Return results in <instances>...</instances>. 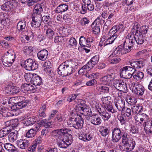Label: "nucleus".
Wrapping results in <instances>:
<instances>
[{"mask_svg": "<svg viewBox=\"0 0 152 152\" xmlns=\"http://www.w3.org/2000/svg\"><path fill=\"white\" fill-rule=\"evenodd\" d=\"M122 137V142L124 146V151L130 152L134 148L135 142L134 139L128 141L127 134L125 132H122L120 128L115 127L112 131V139L113 142H117Z\"/></svg>", "mask_w": 152, "mask_h": 152, "instance_id": "1", "label": "nucleus"}, {"mask_svg": "<svg viewBox=\"0 0 152 152\" xmlns=\"http://www.w3.org/2000/svg\"><path fill=\"white\" fill-rule=\"evenodd\" d=\"M121 46H118L114 50L112 54L108 57V61L111 64H117L119 62L121 59L120 57L126 53L127 50H122Z\"/></svg>", "mask_w": 152, "mask_h": 152, "instance_id": "2", "label": "nucleus"}, {"mask_svg": "<svg viewBox=\"0 0 152 152\" xmlns=\"http://www.w3.org/2000/svg\"><path fill=\"white\" fill-rule=\"evenodd\" d=\"M74 115H75L74 117L69 118L67 122V124L72 125V126L76 129H80L83 127V119L80 115H78L75 113Z\"/></svg>", "mask_w": 152, "mask_h": 152, "instance_id": "3", "label": "nucleus"}, {"mask_svg": "<svg viewBox=\"0 0 152 152\" xmlns=\"http://www.w3.org/2000/svg\"><path fill=\"white\" fill-rule=\"evenodd\" d=\"M135 36L132 33H130L127 35L125 40L124 44L123 45H120L118 46H121L122 48V50H127L126 53L130 51V49L134 45L136 42Z\"/></svg>", "mask_w": 152, "mask_h": 152, "instance_id": "4", "label": "nucleus"}, {"mask_svg": "<svg viewBox=\"0 0 152 152\" xmlns=\"http://www.w3.org/2000/svg\"><path fill=\"white\" fill-rule=\"evenodd\" d=\"M73 72L72 66L66 62L61 64L58 69V74L63 77L69 75L72 73Z\"/></svg>", "mask_w": 152, "mask_h": 152, "instance_id": "5", "label": "nucleus"}, {"mask_svg": "<svg viewBox=\"0 0 152 152\" xmlns=\"http://www.w3.org/2000/svg\"><path fill=\"white\" fill-rule=\"evenodd\" d=\"M57 143L58 146L63 148H66L72 142V135H69L67 138L61 137H57Z\"/></svg>", "mask_w": 152, "mask_h": 152, "instance_id": "6", "label": "nucleus"}, {"mask_svg": "<svg viewBox=\"0 0 152 152\" xmlns=\"http://www.w3.org/2000/svg\"><path fill=\"white\" fill-rule=\"evenodd\" d=\"M140 123L142 124L144 121L143 126L144 128H148L149 132L152 133V120H149V116L145 114H140Z\"/></svg>", "mask_w": 152, "mask_h": 152, "instance_id": "7", "label": "nucleus"}, {"mask_svg": "<svg viewBox=\"0 0 152 152\" xmlns=\"http://www.w3.org/2000/svg\"><path fill=\"white\" fill-rule=\"evenodd\" d=\"M77 96L76 94L71 95L69 96L68 97L67 100L69 102L75 100L74 101L77 104L76 105L77 108L76 111L78 110H82L83 112L85 110L84 108L85 102L84 100L81 99H76Z\"/></svg>", "mask_w": 152, "mask_h": 152, "instance_id": "8", "label": "nucleus"}, {"mask_svg": "<svg viewBox=\"0 0 152 152\" xmlns=\"http://www.w3.org/2000/svg\"><path fill=\"white\" fill-rule=\"evenodd\" d=\"M117 36L115 35L113 36L109 33L104 35L101 39L99 42V45L104 47L108 44H112L117 38Z\"/></svg>", "mask_w": 152, "mask_h": 152, "instance_id": "9", "label": "nucleus"}, {"mask_svg": "<svg viewBox=\"0 0 152 152\" xmlns=\"http://www.w3.org/2000/svg\"><path fill=\"white\" fill-rule=\"evenodd\" d=\"M113 86L116 89L124 93H126L128 90L126 83L125 80L116 79L114 81Z\"/></svg>", "mask_w": 152, "mask_h": 152, "instance_id": "10", "label": "nucleus"}, {"mask_svg": "<svg viewBox=\"0 0 152 152\" xmlns=\"http://www.w3.org/2000/svg\"><path fill=\"white\" fill-rule=\"evenodd\" d=\"M134 71L132 67L125 66L120 69V75L124 78L130 79L132 77Z\"/></svg>", "mask_w": 152, "mask_h": 152, "instance_id": "11", "label": "nucleus"}, {"mask_svg": "<svg viewBox=\"0 0 152 152\" xmlns=\"http://www.w3.org/2000/svg\"><path fill=\"white\" fill-rule=\"evenodd\" d=\"M24 67L25 69L28 70H34L38 67V64L33 59H28L25 61Z\"/></svg>", "mask_w": 152, "mask_h": 152, "instance_id": "12", "label": "nucleus"}, {"mask_svg": "<svg viewBox=\"0 0 152 152\" xmlns=\"http://www.w3.org/2000/svg\"><path fill=\"white\" fill-rule=\"evenodd\" d=\"M41 23V18L40 15L38 16H33L32 21L31 23V30L35 31L36 30H39V28Z\"/></svg>", "mask_w": 152, "mask_h": 152, "instance_id": "13", "label": "nucleus"}, {"mask_svg": "<svg viewBox=\"0 0 152 152\" xmlns=\"http://www.w3.org/2000/svg\"><path fill=\"white\" fill-rule=\"evenodd\" d=\"M54 132L56 134V136L57 137H61L64 138H67L71 133L70 129L66 128H63L61 129H57L54 131Z\"/></svg>", "mask_w": 152, "mask_h": 152, "instance_id": "14", "label": "nucleus"}, {"mask_svg": "<svg viewBox=\"0 0 152 152\" xmlns=\"http://www.w3.org/2000/svg\"><path fill=\"white\" fill-rule=\"evenodd\" d=\"M115 77V74L111 73L101 78L100 81L102 84L105 85H109L114 80Z\"/></svg>", "mask_w": 152, "mask_h": 152, "instance_id": "15", "label": "nucleus"}, {"mask_svg": "<svg viewBox=\"0 0 152 152\" xmlns=\"http://www.w3.org/2000/svg\"><path fill=\"white\" fill-rule=\"evenodd\" d=\"M45 7V6L43 3L36 4L34 7L32 16H38V15H40L41 18L42 16L41 13L43 12V9Z\"/></svg>", "mask_w": 152, "mask_h": 152, "instance_id": "16", "label": "nucleus"}, {"mask_svg": "<svg viewBox=\"0 0 152 152\" xmlns=\"http://www.w3.org/2000/svg\"><path fill=\"white\" fill-rule=\"evenodd\" d=\"M86 118L87 119L89 120L92 124L95 125H99L102 122V121L101 118L96 115H89L88 117L86 116Z\"/></svg>", "mask_w": 152, "mask_h": 152, "instance_id": "17", "label": "nucleus"}, {"mask_svg": "<svg viewBox=\"0 0 152 152\" xmlns=\"http://www.w3.org/2000/svg\"><path fill=\"white\" fill-rule=\"evenodd\" d=\"M16 144L19 148L25 149L29 145L30 142L27 140L21 139L17 141Z\"/></svg>", "mask_w": 152, "mask_h": 152, "instance_id": "18", "label": "nucleus"}, {"mask_svg": "<svg viewBox=\"0 0 152 152\" xmlns=\"http://www.w3.org/2000/svg\"><path fill=\"white\" fill-rule=\"evenodd\" d=\"M115 106L119 111H123L125 109V101L121 99H115L114 101Z\"/></svg>", "mask_w": 152, "mask_h": 152, "instance_id": "19", "label": "nucleus"}, {"mask_svg": "<svg viewBox=\"0 0 152 152\" xmlns=\"http://www.w3.org/2000/svg\"><path fill=\"white\" fill-rule=\"evenodd\" d=\"M133 92L137 95L140 96L143 95L145 91L144 87L140 84L136 85L135 88H133Z\"/></svg>", "mask_w": 152, "mask_h": 152, "instance_id": "20", "label": "nucleus"}, {"mask_svg": "<svg viewBox=\"0 0 152 152\" xmlns=\"http://www.w3.org/2000/svg\"><path fill=\"white\" fill-rule=\"evenodd\" d=\"M96 89L100 94H105L108 93L109 91V88L107 85H97L96 87Z\"/></svg>", "mask_w": 152, "mask_h": 152, "instance_id": "21", "label": "nucleus"}, {"mask_svg": "<svg viewBox=\"0 0 152 152\" xmlns=\"http://www.w3.org/2000/svg\"><path fill=\"white\" fill-rule=\"evenodd\" d=\"M18 124V120L17 118H15L7 121L5 123V126L9 129H11H11H13V128L16 127Z\"/></svg>", "mask_w": 152, "mask_h": 152, "instance_id": "22", "label": "nucleus"}, {"mask_svg": "<svg viewBox=\"0 0 152 152\" xmlns=\"http://www.w3.org/2000/svg\"><path fill=\"white\" fill-rule=\"evenodd\" d=\"M14 6L13 3L11 1H7L3 4L1 7V9L6 12L10 11L12 10Z\"/></svg>", "mask_w": 152, "mask_h": 152, "instance_id": "23", "label": "nucleus"}, {"mask_svg": "<svg viewBox=\"0 0 152 152\" xmlns=\"http://www.w3.org/2000/svg\"><path fill=\"white\" fill-rule=\"evenodd\" d=\"M48 53V52L47 50L43 49L38 53L37 56L39 60L44 61L47 58Z\"/></svg>", "mask_w": 152, "mask_h": 152, "instance_id": "24", "label": "nucleus"}, {"mask_svg": "<svg viewBox=\"0 0 152 152\" xmlns=\"http://www.w3.org/2000/svg\"><path fill=\"white\" fill-rule=\"evenodd\" d=\"M129 65L134 69H138L142 67L143 66L142 62L139 61H132L129 62Z\"/></svg>", "mask_w": 152, "mask_h": 152, "instance_id": "25", "label": "nucleus"}, {"mask_svg": "<svg viewBox=\"0 0 152 152\" xmlns=\"http://www.w3.org/2000/svg\"><path fill=\"white\" fill-rule=\"evenodd\" d=\"M132 76L133 79L137 81H140L144 77V74L142 72L137 71L134 70Z\"/></svg>", "mask_w": 152, "mask_h": 152, "instance_id": "26", "label": "nucleus"}, {"mask_svg": "<svg viewBox=\"0 0 152 152\" xmlns=\"http://www.w3.org/2000/svg\"><path fill=\"white\" fill-rule=\"evenodd\" d=\"M8 109L4 107L0 106V114L4 117H7L13 115L10 112L8 111ZM1 116V115H0Z\"/></svg>", "mask_w": 152, "mask_h": 152, "instance_id": "27", "label": "nucleus"}, {"mask_svg": "<svg viewBox=\"0 0 152 152\" xmlns=\"http://www.w3.org/2000/svg\"><path fill=\"white\" fill-rule=\"evenodd\" d=\"M21 88L27 91H30L32 93L35 91V89L34 86L31 84L25 83L21 86Z\"/></svg>", "mask_w": 152, "mask_h": 152, "instance_id": "28", "label": "nucleus"}, {"mask_svg": "<svg viewBox=\"0 0 152 152\" xmlns=\"http://www.w3.org/2000/svg\"><path fill=\"white\" fill-rule=\"evenodd\" d=\"M42 83V78L37 75L35 74L31 83L35 86H37L40 85Z\"/></svg>", "mask_w": 152, "mask_h": 152, "instance_id": "29", "label": "nucleus"}, {"mask_svg": "<svg viewBox=\"0 0 152 152\" xmlns=\"http://www.w3.org/2000/svg\"><path fill=\"white\" fill-rule=\"evenodd\" d=\"M90 104L92 108H96L97 112H99V110L101 109L100 104L99 101L96 99H92L90 102Z\"/></svg>", "mask_w": 152, "mask_h": 152, "instance_id": "30", "label": "nucleus"}, {"mask_svg": "<svg viewBox=\"0 0 152 152\" xmlns=\"http://www.w3.org/2000/svg\"><path fill=\"white\" fill-rule=\"evenodd\" d=\"M83 2V4L80 10V13L82 14H84L86 13V6H88L91 3L90 0H82Z\"/></svg>", "mask_w": 152, "mask_h": 152, "instance_id": "31", "label": "nucleus"}, {"mask_svg": "<svg viewBox=\"0 0 152 152\" xmlns=\"http://www.w3.org/2000/svg\"><path fill=\"white\" fill-rule=\"evenodd\" d=\"M18 132L16 130L11 132L8 137V139L10 142H13L15 141L18 137Z\"/></svg>", "mask_w": 152, "mask_h": 152, "instance_id": "32", "label": "nucleus"}, {"mask_svg": "<svg viewBox=\"0 0 152 152\" xmlns=\"http://www.w3.org/2000/svg\"><path fill=\"white\" fill-rule=\"evenodd\" d=\"M98 113L104 121H108L111 117V114L108 113L106 111H102L101 109L99 110Z\"/></svg>", "mask_w": 152, "mask_h": 152, "instance_id": "33", "label": "nucleus"}, {"mask_svg": "<svg viewBox=\"0 0 152 152\" xmlns=\"http://www.w3.org/2000/svg\"><path fill=\"white\" fill-rule=\"evenodd\" d=\"M68 6L65 4H61L58 6L55 10L56 13H60L64 12L68 10Z\"/></svg>", "mask_w": 152, "mask_h": 152, "instance_id": "34", "label": "nucleus"}, {"mask_svg": "<svg viewBox=\"0 0 152 152\" xmlns=\"http://www.w3.org/2000/svg\"><path fill=\"white\" fill-rule=\"evenodd\" d=\"M148 28V26H143L140 27L139 30L136 29L135 33L137 32L140 34L144 36L147 33Z\"/></svg>", "mask_w": 152, "mask_h": 152, "instance_id": "35", "label": "nucleus"}, {"mask_svg": "<svg viewBox=\"0 0 152 152\" xmlns=\"http://www.w3.org/2000/svg\"><path fill=\"white\" fill-rule=\"evenodd\" d=\"M5 148L9 152H16L17 148L13 145L9 143H6L4 145Z\"/></svg>", "mask_w": 152, "mask_h": 152, "instance_id": "36", "label": "nucleus"}, {"mask_svg": "<svg viewBox=\"0 0 152 152\" xmlns=\"http://www.w3.org/2000/svg\"><path fill=\"white\" fill-rule=\"evenodd\" d=\"M28 101L27 100L23 101L20 102H18L16 104L14 105L13 107H14L15 110L19 109L25 107L27 105Z\"/></svg>", "mask_w": 152, "mask_h": 152, "instance_id": "37", "label": "nucleus"}, {"mask_svg": "<svg viewBox=\"0 0 152 152\" xmlns=\"http://www.w3.org/2000/svg\"><path fill=\"white\" fill-rule=\"evenodd\" d=\"M26 28V22L25 20L19 21L17 24V28L19 32L24 31Z\"/></svg>", "mask_w": 152, "mask_h": 152, "instance_id": "38", "label": "nucleus"}, {"mask_svg": "<svg viewBox=\"0 0 152 152\" xmlns=\"http://www.w3.org/2000/svg\"><path fill=\"white\" fill-rule=\"evenodd\" d=\"M1 60L3 65L5 66L9 67L11 66L12 64L11 62V59H8L6 55L4 54L2 56Z\"/></svg>", "mask_w": 152, "mask_h": 152, "instance_id": "39", "label": "nucleus"}, {"mask_svg": "<svg viewBox=\"0 0 152 152\" xmlns=\"http://www.w3.org/2000/svg\"><path fill=\"white\" fill-rule=\"evenodd\" d=\"M136 42L138 44H142L143 43L144 40V37L143 35L138 33H135Z\"/></svg>", "mask_w": 152, "mask_h": 152, "instance_id": "40", "label": "nucleus"}, {"mask_svg": "<svg viewBox=\"0 0 152 152\" xmlns=\"http://www.w3.org/2000/svg\"><path fill=\"white\" fill-rule=\"evenodd\" d=\"M80 139L85 142H87L90 141L92 138V136L89 134H80L79 136Z\"/></svg>", "mask_w": 152, "mask_h": 152, "instance_id": "41", "label": "nucleus"}, {"mask_svg": "<svg viewBox=\"0 0 152 152\" xmlns=\"http://www.w3.org/2000/svg\"><path fill=\"white\" fill-rule=\"evenodd\" d=\"M7 56L8 59H11V62L12 64L15 61V54L11 50H9L5 54Z\"/></svg>", "mask_w": 152, "mask_h": 152, "instance_id": "42", "label": "nucleus"}, {"mask_svg": "<svg viewBox=\"0 0 152 152\" xmlns=\"http://www.w3.org/2000/svg\"><path fill=\"white\" fill-rule=\"evenodd\" d=\"M79 43L80 45L83 47H90V45L87 44L86 42V37L83 36H81L79 39Z\"/></svg>", "mask_w": 152, "mask_h": 152, "instance_id": "43", "label": "nucleus"}, {"mask_svg": "<svg viewBox=\"0 0 152 152\" xmlns=\"http://www.w3.org/2000/svg\"><path fill=\"white\" fill-rule=\"evenodd\" d=\"M122 26V25L119 26L115 25L113 26L110 30L109 32V34L110 35H113V36L116 35L118 36L117 32L120 29V26Z\"/></svg>", "mask_w": 152, "mask_h": 152, "instance_id": "44", "label": "nucleus"}, {"mask_svg": "<svg viewBox=\"0 0 152 152\" xmlns=\"http://www.w3.org/2000/svg\"><path fill=\"white\" fill-rule=\"evenodd\" d=\"M99 132L102 136L105 137L109 133L110 129L109 128L102 126L100 127Z\"/></svg>", "mask_w": 152, "mask_h": 152, "instance_id": "45", "label": "nucleus"}, {"mask_svg": "<svg viewBox=\"0 0 152 152\" xmlns=\"http://www.w3.org/2000/svg\"><path fill=\"white\" fill-rule=\"evenodd\" d=\"M38 129H31L29 130L26 134V136L28 138H31L34 137Z\"/></svg>", "mask_w": 152, "mask_h": 152, "instance_id": "46", "label": "nucleus"}, {"mask_svg": "<svg viewBox=\"0 0 152 152\" xmlns=\"http://www.w3.org/2000/svg\"><path fill=\"white\" fill-rule=\"evenodd\" d=\"M35 74V73H26L24 75L26 80L27 82L31 83Z\"/></svg>", "mask_w": 152, "mask_h": 152, "instance_id": "47", "label": "nucleus"}, {"mask_svg": "<svg viewBox=\"0 0 152 152\" xmlns=\"http://www.w3.org/2000/svg\"><path fill=\"white\" fill-rule=\"evenodd\" d=\"M11 132V129H9L6 126L0 130V137H3Z\"/></svg>", "mask_w": 152, "mask_h": 152, "instance_id": "48", "label": "nucleus"}, {"mask_svg": "<svg viewBox=\"0 0 152 152\" xmlns=\"http://www.w3.org/2000/svg\"><path fill=\"white\" fill-rule=\"evenodd\" d=\"M91 27L93 29V31L95 34H98L100 32V26L97 25L94 22L91 25Z\"/></svg>", "mask_w": 152, "mask_h": 152, "instance_id": "49", "label": "nucleus"}, {"mask_svg": "<svg viewBox=\"0 0 152 152\" xmlns=\"http://www.w3.org/2000/svg\"><path fill=\"white\" fill-rule=\"evenodd\" d=\"M104 20L102 19L101 16H99L95 20L94 23L97 25L100 26L103 25L104 23Z\"/></svg>", "mask_w": 152, "mask_h": 152, "instance_id": "50", "label": "nucleus"}, {"mask_svg": "<svg viewBox=\"0 0 152 152\" xmlns=\"http://www.w3.org/2000/svg\"><path fill=\"white\" fill-rule=\"evenodd\" d=\"M33 47L31 46H26L23 49L24 52L28 55H30L33 51Z\"/></svg>", "mask_w": 152, "mask_h": 152, "instance_id": "51", "label": "nucleus"}, {"mask_svg": "<svg viewBox=\"0 0 152 152\" xmlns=\"http://www.w3.org/2000/svg\"><path fill=\"white\" fill-rule=\"evenodd\" d=\"M54 34V31L50 28H48L46 31V35L49 38L51 39Z\"/></svg>", "mask_w": 152, "mask_h": 152, "instance_id": "52", "label": "nucleus"}, {"mask_svg": "<svg viewBox=\"0 0 152 152\" xmlns=\"http://www.w3.org/2000/svg\"><path fill=\"white\" fill-rule=\"evenodd\" d=\"M69 45L70 46H72L74 48H75L77 47V41L75 38L72 37L70 38L69 41Z\"/></svg>", "mask_w": 152, "mask_h": 152, "instance_id": "53", "label": "nucleus"}, {"mask_svg": "<svg viewBox=\"0 0 152 152\" xmlns=\"http://www.w3.org/2000/svg\"><path fill=\"white\" fill-rule=\"evenodd\" d=\"M95 65L90 60L86 65L84 66L83 68H86V70L88 71L91 70Z\"/></svg>", "mask_w": 152, "mask_h": 152, "instance_id": "54", "label": "nucleus"}, {"mask_svg": "<svg viewBox=\"0 0 152 152\" xmlns=\"http://www.w3.org/2000/svg\"><path fill=\"white\" fill-rule=\"evenodd\" d=\"M126 101L129 104L131 105L135 104L137 102V99L133 97H128Z\"/></svg>", "mask_w": 152, "mask_h": 152, "instance_id": "55", "label": "nucleus"}, {"mask_svg": "<svg viewBox=\"0 0 152 152\" xmlns=\"http://www.w3.org/2000/svg\"><path fill=\"white\" fill-rule=\"evenodd\" d=\"M110 99L111 97L109 96H107L106 97H102L101 100L102 103L105 105L109 103Z\"/></svg>", "mask_w": 152, "mask_h": 152, "instance_id": "56", "label": "nucleus"}, {"mask_svg": "<svg viewBox=\"0 0 152 152\" xmlns=\"http://www.w3.org/2000/svg\"><path fill=\"white\" fill-rule=\"evenodd\" d=\"M44 70L47 73H50L51 71V65L50 63H45V64Z\"/></svg>", "mask_w": 152, "mask_h": 152, "instance_id": "57", "label": "nucleus"}, {"mask_svg": "<svg viewBox=\"0 0 152 152\" xmlns=\"http://www.w3.org/2000/svg\"><path fill=\"white\" fill-rule=\"evenodd\" d=\"M64 116L60 113H58L55 120L56 122L58 123L61 122L63 120Z\"/></svg>", "mask_w": 152, "mask_h": 152, "instance_id": "58", "label": "nucleus"}, {"mask_svg": "<svg viewBox=\"0 0 152 152\" xmlns=\"http://www.w3.org/2000/svg\"><path fill=\"white\" fill-rule=\"evenodd\" d=\"M122 113H124L125 115L128 117H131V110L130 108H125L124 110L121 111Z\"/></svg>", "mask_w": 152, "mask_h": 152, "instance_id": "59", "label": "nucleus"}, {"mask_svg": "<svg viewBox=\"0 0 152 152\" xmlns=\"http://www.w3.org/2000/svg\"><path fill=\"white\" fill-rule=\"evenodd\" d=\"M33 31L30 32L28 33L27 35H25L24 36V37L27 41H28L30 38L33 39L34 37L36 34L35 33H33Z\"/></svg>", "mask_w": 152, "mask_h": 152, "instance_id": "60", "label": "nucleus"}, {"mask_svg": "<svg viewBox=\"0 0 152 152\" xmlns=\"http://www.w3.org/2000/svg\"><path fill=\"white\" fill-rule=\"evenodd\" d=\"M105 107L106 110L109 112H111L112 113H114L117 112V111L114 109L113 107L110 105L106 104L104 105Z\"/></svg>", "mask_w": 152, "mask_h": 152, "instance_id": "61", "label": "nucleus"}, {"mask_svg": "<svg viewBox=\"0 0 152 152\" xmlns=\"http://www.w3.org/2000/svg\"><path fill=\"white\" fill-rule=\"evenodd\" d=\"M90 22L89 19L86 17L82 18L80 21L82 26H85L88 24Z\"/></svg>", "mask_w": 152, "mask_h": 152, "instance_id": "62", "label": "nucleus"}, {"mask_svg": "<svg viewBox=\"0 0 152 152\" xmlns=\"http://www.w3.org/2000/svg\"><path fill=\"white\" fill-rule=\"evenodd\" d=\"M64 40L63 37L62 36H56L54 38V42L57 44H60Z\"/></svg>", "mask_w": 152, "mask_h": 152, "instance_id": "63", "label": "nucleus"}, {"mask_svg": "<svg viewBox=\"0 0 152 152\" xmlns=\"http://www.w3.org/2000/svg\"><path fill=\"white\" fill-rule=\"evenodd\" d=\"M37 146L36 145L33 143L32 145L28 148L27 152H35Z\"/></svg>", "mask_w": 152, "mask_h": 152, "instance_id": "64", "label": "nucleus"}]
</instances>
